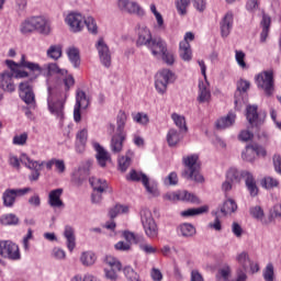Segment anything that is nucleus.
<instances>
[{"instance_id":"20","label":"nucleus","mask_w":281,"mask_h":281,"mask_svg":"<svg viewBox=\"0 0 281 281\" xmlns=\"http://www.w3.org/2000/svg\"><path fill=\"white\" fill-rule=\"evenodd\" d=\"M95 48L102 66L108 68L111 67V50L109 49L106 42H104V38H99L95 44Z\"/></svg>"},{"instance_id":"24","label":"nucleus","mask_w":281,"mask_h":281,"mask_svg":"<svg viewBox=\"0 0 281 281\" xmlns=\"http://www.w3.org/2000/svg\"><path fill=\"white\" fill-rule=\"evenodd\" d=\"M220 27L222 38H227V36H229L232 33V27H234V14H232V12L224 15L220 23Z\"/></svg>"},{"instance_id":"18","label":"nucleus","mask_w":281,"mask_h":281,"mask_svg":"<svg viewBox=\"0 0 281 281\" xmlns=\"http://www.w3.org/2000/svg\"><path fill=\"white\" fill-rule=\"evenodd\" d=\"M256 155L257 157H266L267 150L258 144L247 145L245 151L241 153V158L244 161H254Z\"/></svg>"},{"instance_id":"15","label":"nucleus","mask_w":281,"mask_h":281,"mask_svg":"<svg viewBox=\"0 0 281 281\" xmlns=\"http://www.w3.org/2000/svg\"><path fill=\"white\" fill-rule=\"evenodd\" d=\"M164 199H166V201H183L184 203H192L193 205H200L201 203V200L196 194L190 193L186 190L166 193Z\"/></svg>"},{"instance_id":"10","label":"nucleus","mask_w":281,"mask_h":281,"mask_svg":"<svg viewBox=\"0 0 281 281\" xmlns=\"http://www.w3.org/2000/svg\"><path fill=\"white\" fill-rule=\"evenodd\" d=\"M126 179L127 181H140L144 188L146 189V192H148V194H153V196H157L159 194V191H157V183H150V179L144 172H139L135 169H132Z\"/></svg>"},{"instance_id":"47","label":"nucleus","mask_w":281,"mask_h":281,"mask_svg":"<svg viewBox=\"0 0 281 281\" xmlns=\"http://www.w3.org/2000/svg\"><path fill=\"white\" fill-rule=\"evenodd\" d=\"M265 281H276V269L273 263H268L262 272Z\"/></svg>"},{"instance_id":"25","label":"nucleus","mask_w":281,"mask_h":281,"mask_svg":"<svg viewBox=\"0 0 281 281\" xmlns=\"http://www.w3.org/2000/svg\"><path fill=\"white\" fill-rule=\"evenodd\" d=\"M156 53H151L153 56H161L164 63L167 65H175V55L168 52V47L166 46V42L162 40L160 47H156Z\"/></svg>"},{"instance_id":"5","label":"nucleus","mask_w":281,"mask_h":281,"mask_svg":"<svg viewBox=\"0 0 281 281\" xmlns=\"http://www.w3.org/2000/svg\"><path fill=\"white\" fill-rule=\"evenodd\" d=\"M71 32H82L85 25L91 34H98V24L93 16L85 18L81 13L71 12L65 19Z\"/></svg>"},{"instance_id":"23","label":"nucleus","mask_w":281,"mask_h":281,"mask_svg":"<svg viewBox=\"0 0 281 281\" xmlns=\"http://www.w3.org/2000/svg\"><path fill=\"white\" fill-rule=\"evenodd\" d=\"M93 148L97 153L95 159L101 168H106V162L111 161V154L100 145V143H93Z\"/></svg>"},{"instance_id":"38","label":"nucleus","mask_w":281,"mask_h":281,"mask_svg":"<svg viewBox=\"0 0 281 281\" xmlns=\"http://www.w3.org/2000/svg\"><path fill=\"white\" fill-rule=\"evenodd\" d=\"M67 56L75 68L80 67V50L76 47L67 49Z\"/></svg>"},{"instance_id":"57","label":"nucleus","mask_w":281,"mask_h":281,"mask_svg":"<svg viewBox=\"0 0 281 281\" xmlns=\"http://www.w3.org/2000/svg\"><path fill=\"white\" fill-rule=\"evenodd\" d=\"M133 120L134 122H136L137 124H142L143 126H146V124L150 122V120L148 119V114H144L142 112L135 114L133 116Z\"/></svg>"},{"instance_id":"43","label":"nucleus","mask_w":281,"mask_h":281,"mask_svg":"<svg viewBox=\"0 0 281 281\" xmlns=\"http://www.w3.org/2000/svg\"><path fill=\"white\" fill-rule=\"evenodd\" d=\"M236 210H238V205H236L234 200L229 199L224 202L223 206L221 207V213L224 216H227V214H233V212Z\"/></svg>"},{"instance_id":"53","label":"nucleus","mask_w":281,"mask_h":281,"mask_svg":"<svg viewBox=\"0 0 281 281\" xmlns=\"http://www.w3.org/2000/svg\"><path fill=\"white\" fill-rule=\"evenodd\" d=\"M123 273L130 281H142L139 280V274L131 266L125 267Z\"/></svg>"},{"instance_id":"60","label":"nucleus","mask_w":281,"mask_h":281,"mask_svg":"<svg viewBox=\"0 0 281 281\" xmlns=\"http://www.w3.org/2000/svg\"><path fill=\"white\" fill-rule=\"evenodd\" d=\"M139 249L145 254H157V248L153 247L150 244H144V241L139 243Z\"/></svg>"},{"instance_id":"21","label":"nucleus","mask_w":281,"mask_h":281,"mask_svg":"<svg viewBox=\"0 0 281 281\" xmlns=\"http://www.w3.org/2000/svg\"><path fill=\"white\" fill-rule=\"evenodd\" d=\"M119 9L122 12H127L128 14H137L138 16H144V9L135 2L131 0H117Z\"/></svg>"},{"instance_id":"4","label":"nucleus","mask_w":281,"mask_h":281,"mask_svg":"<svg viewBox=\"0 0 281 281\" xmlns=\"http://www.w3.org/2000/svg\"><path fill=\"white\" fill-rule=\"evenodd\" d=\"M184 169L181 172L182 179L187 181H194L195 183H203L205 178L201 175V164L199 162V155L193 154L182 158Z\"/></svg>"},{"instance_id":"42","label":"nucleus","mask_w":281,"mask_h":281,"mask_svg":"<svg viewBox=\"0 0 281 281\" xmlns=\"http://www.w3.org/2000/svg\"><path fill=\"white\" fill-rule=\"evenodd\" d=\"M207 210H210V207L207 206H200L198 209H188L186 211L181 212V216H183L184 218H190V216H199L201 214H205V212H207Z\"/></svg>"},{"instance_id":"22","label":"nucleus","mask_w":281,"mask_h":281,"mask_svg":"<svg viewBox=\"0 0 281 281\" xmlns=\"http://www.w3.org/2000/svg\"><path fill=\"white\" fill-rule=\"evenodd\" d=\"M251 83L245 79H239L237 81V90L235 92V108L240 109L243 106V93H247Z\"/></svg>"},{"instance_id":"1","label":"nucleus","mask_w":281,"mask_h":281,"mask_svg":"<svg viewBox=\"0 0 281 281\" xmlns=\"http://www.w3.org/2000/svg\"><path fill=\"white\" fill-rule=\"evenodd\" d=\"M5 65L7 67H9L10 70H4L2 74H0V89L12 93V91L16 89L14 86V81L12 80V78H14V72L16 71V68L20 67L21 69H29V71L32 72V76L30 80L22 81L20 83V98L21 100H23V102H25V104H34L35 95L32 88V82H34V80H36L43 74L41 65L29 61L25 55L21 56V59L18 64L14 60L7 59Z\"/></svg>"},{"instance_id":"31","label":"nucleus","mask_w":281,"mask_h":281,"mask_svg":"<svg viewBox=\"0 0 281 281\" xmlns=\"http://www.w3.org/2000/svg\"><path fill=\"white\" fill-rule=\"evenodd\" d=\"M89 137V132L87 130H81L76 135V151L81 154L85 153V147L87 146V139Z\"/></svg>"},{"instance_id":"6","label":"nucleus","mask_w":281,"mask_h":281,"mask_svg":"<svg viewBox=\"0 0 281 281\" xmlns=\"http://www.w3.org/2000/svg\"><path fill=\"white\" fill-rule=\"evenodd\" d=\"M126 112L120 111L116 116V134L112 136L110 148L114 155L122 153V148H124V139H126V133H124V128L126 126Z\"/></svg>"},{"instance_id":"35","label":"nucleus","mask_w":281,"mask_h":281,"mask_svg":"<svg viewBox=\"0 0 281 281\" xmlns=\"http://www.w3.org/2000/svg\"><path fill=\"white\" fill-rule=\"evenodd\" d=\"M90 186L93 188L94 192H105L109 189V183L104 179L90 178Z\"/></svg>"},{"instance_id":"19","label":"nucleus","mask_w":281,"mask_h":281,"mask_svg":"<svg viewBox=\"0 0 281 281\" xmlns=\"http://www.w3.org/2000/svg\"><path fill=\"white\" fill-rule=\"evenodd\" d=\"M31 191H32L31 188L5 190L2 196L5 207H12L14 205V201L16 200V196H23Z\"/></svg>"},{"instance_id":"9","label":"nucleus","mask_w":281,"mask_h":281,"mask_svg":"<svg viewBox=\"0 0 281 281\" xmlns=\"http://www.w3.org/2000/svg\"><path fill=\"white\" fill-rule=\"evenodd\" d=\"M140 223L148 238H157V236H159V228H157V223L155 218H153L150 210L143 209L140 211Z\"/></svg>"},{"instance_id":"17","label":"nucleus","mask_w":281,"mask_h":281,"mask_svg":"<svg viewBox=\"0 0 281 281\" xmlns=\"http://www.w3.org/2000/svg\"><path fill=\"white\" fill-rule=\"evenodd\" d=\"M236 260L239 267H241L237 270L236 281H245L247 280V269L251 267V259H249V254H247V251H243L239 255H237Z\"/></svg>"},{"instance_id":"48","label":"nucleus","mask_w":281,"mask_h":281,"mask_svg":"<svg viewBox=\"0 0 281 281\" xmlns=\"http://www.w3.org/2000/svg\"><path fill=\"white\" fill-rule=\"evenodd\" d=\"M20 32L21 34H32V32H35L32 18H29L21 23Z\"/></svg>"},{"instance_id":"3","label":"nucleus","mask_w":281,"mask_h":281,"mask_svg":"<svg viewBox=\"0 0 281 281\" xmlns=\"http://www.w3.org/2000/svg\"><path fill=\"white\" fill-rule=\"evenodd\" d=\"M45 68L47 69L46 76H47V85H52L53 87H56L58 89V85H63L65 87V91H69L74 85H76V79L72 75H69L67 69H63L58 67V64L50 63L45 65ZM52 76H55L56 83H52Z\"/></svg>"},{"instance_id":"54","label":"nucleus","mask_w":281,"mask_h":281,"mask_svg":"<svg viewBox=\"0 0 281 281\" xmlns=\"http://www.w3.org/2000/svg\"><path fill=\"white\" fill-rule=\"evenodd\" d=\"M105 262L106 265H109V267H111V269H116V271H122V262H120V260H117L115 257L106 256Z\"/></svg>"},{"instance_id":"29","label":"nucleus","mask_w":281,"mask_h":281,"mask_svg":"<svg viewBox=\"0 0 281 281\" xmlns=\"http://www.w3.org/2000/svg\"><path fill=\"white\" fill-rule=\"evenodd\" d=\"M64 238H66V245L68 251L76 249V232L70 225H66L64 229Z\"/></svg>"},{"instance_id":"63","label":"nucleus","mask_w":281,"mask_h":281,"mask_svg":"<svg viewBox=\"0 0 281 281\" xmlns=\"http://www.w3.org/2000/svg\"><path fill=\"white\" fill-rule=\"evenodd\" d=\"M270 218H281V204H276L270 210Z\"/></svg>"},{"instance_id":"12","label":"nucleus","mask_w":281,"mask_h":281,"mask_svg":"<svg viewBox=\"0 0 281 281\" xmlns=\"http://www.w3.org/2000/svg\"><path fill=\"white\" fill-rule=\"evenodd\" d=\"M93 168V160L88 159L82 161L77 169L72 171L71 182L75 186H81L87 181L89 175H91V169Z\"/></svg>"},{"instance_id":"8","label":"nucleus","mask_w":281,"mask_h":281,"mask_svg":"<svg viewBox=\"0 0 281 281\" xmlns=\"http://www.w3.org/2000/svg\"><path fill=\"white\" fill-rule=\"evenodd\" d=\"M255 80L258 89H262L267 98H271L273 95V91H276V83L273 81V71L265 70L258 74L255 77Z\"/></svg>"},{"instance_id":"56","label":"nucleus","mask_w":281,"mask_h":281,"mask_svg":"<svg viewBox=\"0 0 281 281\" xmlns=\"http://www.w3.org/2000/svg\"><path fill=\"white\" fill-rule=\"evenodd\" d=\"M2 225H16L19 223V217L14 214H8L1 217Z\"/></svg>"},{"instance_id":"45","label":"nucleus","mask_w":281,"mask_h":281,"mask_svg":"<svg viewBox=\"0 0 281 281\" xmlns=\"http://www.w3.org/2000/svg\"><path fill=\"white\" fill-rule=\"evenodd\" d=\"M125 240H127V243H134L135 245H139V243H144V237L142 235H137L133 232H124L123 234Z\"/></svg>"},{"instance_id":"27","label":"nucleus","mask_w":281,"mask_h":281,"mask_svg":"<svg viewBox=\"0 0 281 281\" xmlns=\"http://www.w3.org/2000/svg\"><path fill=\"white\" fill-rule=\"evenodd\" d=\"M210 98H212V92L210 91V82H207V79H205V81H200L198 102H200V104L210 102Z\"/></svg>"},{"instance_id":"11","label":"nucleus","mask_w":281,"mask_h":281,"mask_svg":"<svg viewBox=\"0 0 281 281\" xmlns=\"http://www.w3.org/2000/svg\"><path fill=\"white\" fill-rule=\"evenodd\" d=\"M175 82V72L170 69H162L156 74L155 88L160 95L168 91V85Z\"/></svg>"},{"instance_id":"16","label":"nucleus","mask_w":281,"mask_h":281,"mask_svg":"<svg viewBox=\"0 0 281 281\" xmlns=\"http://www.w3.org/2000/svg\"><path fill=\"white\" fill-rule=\"evenodd\" d=\"M267 117V112L258 113V105H247L246 108V120H248L251 126H262Z\"/></svg>"},{"instance_id":"13","label":"nucleus","mask_w":281,"mask_h":281,"mask_svg":"<svg viewBox=\"0 0 281 281\" xmlns=\"http://www.w3.org/2000/svg\"><path fill=\"white\" fill-rule=\"evenodd\" d=\"M21 164L29 168V170H33L29 176L30 181H38L41 177V167L45 166V161L38 162V160H33L27 156V154H21Z\"/></svg>"},{"instance_id":"39","label":"nucleus","mask_w":281,"mask_h":281,"mask_svg":"<svg viewBox=\"0 0 281 281\" xmlns=\"http://www.w3.org/2000/svg\"><path fill=\"white\" fill-rule=\"evenodd\" d=\"M244 172H248V171L247 170L239 171L236 168H231L226 173V179L227 181H232L233 183H240Z\"/></svg>"},{"instance_id":"37","label":"nucleus","mask_w":281,"mask_h":281,"mask_svg":"<svg viewBox=\"0 0 281 281\" xmlns=\"http://www.w3.org/2000/svg\"><path fill=\"white\" fill-rule=\"evenodd\" d=\"M89 97H87V93H85V91L82 90H78L77 91V95H76V105L79 109H89Z\"/></svg>"},{"instance_id":"64","label":"nucleus","mask_w":281,"mask_h":281,"mask_svg":"<svg viewBox=\"0 0 281 281\" xmlns=\"http://www.w3.org/2000/svg\"><path fill=\"white\" fill-rule=\"evenodd\" d=\"M272 159L276 172H278V175H281V156L276 154Z\"/></svg>"},{"instance_id":"33","label":"nucleus","mask_w":281,"mask_h":281,"mask_svg":"<svg viewBox=\"0 0 281 281\" xmlns=\"http://www.w3.org/2000/svg\"><path fill=\"white\" fill-rule=\"evenodd\" d=\"M261 27L262 31L260 33V43H267V38H269V27H271V18H269V15L263 14Z\"/></svg>"},{"instance_id":"49","label":"nucleus","mask_w":281,"mask_h":281,"mask_svg":"<svg viewBox=\"0 0 281 281\" xmlns=\"http://www.w3.org/2000/svg\"><path fill=\"white\" fill-rule=\"evenodd\" d=\"M171 120H173L176 126H178V128H180V131H183L184 133L188 132V126L186 125V117H183L177 113H173L171 115Z\"/></svg>"},{"instance_id":"46","label":"nucleus","mask_w":281,"mask_h":281,"mask_svg":"<svg viewBox=\"0 0 281 281\" xmlns=\"http://www.w3.org/2000/svg\"><path fill=\"white\" fill-rule=\"evenodd\" d=\"M80 260L85 267H91V265L95 263V254L91 251L82 252Z\"/></svg>"},{"instance_id":"44","label":"nucleus","mask_w":281,"mask_h":281,"mask_svg":"<svg viewBox=\"0 0 281 281\" xmlns=\"http://www.w3.org/2000/svg\"><path fill=\"white\" fill-rule=\"evenodd\" d=\"M131 157H133V151L128 150L126 153V156L119 158V170H121V172H126V170H128V167L131 166Z\"/></svg>"},{"instance_id":"62","label":"nucleus","mask_w":281,"mask_h":281,"mask_svg":"<svg viewBox=\"0 0 281 281\" xmlns=\"http://www.w3.org/2000/svg\"><path fill=\"white\" fill-rule=\"evenodd\" d=\"M9 164L12 166V168H16L19 170V168H21V156L20 158L10 154L9 155Z\"/></svg>"},{"instance_id":"7","label":"nucleus","mask_w":281,"mask_h":281,"mask_svg":"<svg viewBox=\"0 0 281 281\" xmlns=\"http://www.w3.org/2000/svg\"><path fill=\"white\" fill-rule=\"evenodd\" d=\"M136 47H146L150 49L151 54H157V48L161 47V37H153L150 29L147 26H140L137 31Z\"/></svg>"},{"instance_id":"36","label":"nucleus","mask_w":281,"mask_h":281,"mask_svg":"<svg viewBox=\"0 0 281 281\" xmlns=\"http://www.w3.org/2000/svg\"><path fill=\"white\" fill-rule=\"evenodd\" d=\"M178 234L183 238H192L196 234V228L192 224L184 223L178 227Z\"/></svg>"},{"instance_id":"61","label":"nucleus","mask_w":281,"mask_h":281,"mask_svg":"<svg viewBox=\"0 0 281 281\" xmlns=\"http://www.w3.org/2000/svg\"><path fill=\"white\" fill-rule=\"evenodd\" d=\"M238 139H240V142H249L250 139H254V133L244 130L239 133Z\"/></svg>"},{"instance_id":"59","label":"nucleus","mask_w":281,"mask_h":281,"mask_svg":"<svg viewBox=\"0 0 281 281\" xmlns=\"http://www.w3.org/2000/svg\"><path fill=\"white\" fill-rule=\"evenodd\" d=\"M235 58H236L237 65H239L241 69H245V67H247V63H245V53H243V50H236Z\"/></svg>"},{"instance_id":"28","label":"nucleus","mask_w":281,"mask_h":281,"mask_svg":"<svg viewBox=\"0 0 281 281\" xmlns=\"http://www.w3.org/2000/svg\"><path fill=\"white\" fill-rule=\"evenodd\" d=\"M33 30L40 32V34H49V24L43 16H33Z\"/></svg>"},{"instance_id":"58","label":"nucleus","mask_w":281,"mask_h":281,"mask_svg":"<svg viewBox=\"0 0 281 281\" xmlns=\"http://www.w3.org/2000/svg\"><path fill=\"white\" fill-rule=\"evenodd\" d=\"M13 144L14 146H25V144H27V133L15 135L13 137Z\"/></svg>"},{"instance_id":"40","label":"nucleus","mask_w":281,"mask_h":281,"mask_svg":"<svg viewBox=\"0 0 281 281\" xmlns=\"http://www.w3.org/2000/svg\"><path fill=\"white\" fill-rule=\"evenodd\" d=\"M46 56L53 60H58L63 56V46L60 44L50 45L46 52Z\"/></svg>"},{"instance_id":"51","label":"nucleus","mask_w":281,"mask_h":281,"mask_svg":"<svg viewBox=\"0 0 281 281\" xmlns=\"http://www.w3.org/2000/svg\"><path fill=\"white\" fill-rule=\"evenodd\" d=\"M128 212V206H124L122 204H116L113 209L110 210V218L117 217V214H126Z\"/></svg>"},{"instance_id":"30","label":"nucleus","mask_w":281,"mask_h":281,"mask_svg":"<svg viewBox=\"0 0 281 281\" xmlns=\"http://www.w3.org/2000/svg\"><path fill=\"white\" fill-rule=\"evenodd\" d=\"M63 196V189L52 190L48 194V204L50 207H65V203L60 200Z\"/></svg>"},{"instance_id":"32","label":"nucleus","mask_w":281,"mask_h":281,"mask_svg":"<svg viewBox=\"0 0 281 281\" xmlns=\"http://www.w3.org/2000/svg\"><path fill=\"white\" fill-rule=\"evenodd\" d=\"M236 122V114L229 112L226 116L217 120L216 128L218 131H224V128H229V126H234Z\"/></svg>"},{"instance_id":"2","label":"nucleus","mask_w":281,"mask_h":281,"mask_svg":"<svg viewBox=\"0 0 281 281\" xmlns=\"http://www.w3.org/2000/svg\"><path fill=\"white\" fill-rule=\"evenodd\" d=\"M47 91V105L49 113L55 115L57 120H65V102L67 101V93L60 94L58 88L53 87L49 80Z\"/></svg>"},{"instance_id":"50","label":"nucleus","mask_w":281,"mask_h":281,"mask_svg":"<svg viewBox=\"0 0 281 281\" xmlns=\"http://www.w3.org/2000/svg\"><path fill=\"white\" fill-rule=\"evenodd\" d=\"M261 186L262 188H266V190H271L273 188H278V186H280V182L273 177H266L261 180Z\"/></svg>"},{"instance_id":"34","label":"nucleus","mask_w":281,"mask_h":281,"mask_svg":"<svg viewBox=\"0 0 281 281\" xmlns=\"http://www.w3.org/2000/svg\"><path fill=\"white\" fill-rule=\"evenodd\" d=\"M179 54L180 58L186 61L192 60V48L190 47V43L187 41L180 42L179 45Z\"/></svg>"},{"instance_id":"41","label":"nucleus","mask_w":281,"mask_h":281,"mask_svg":"<svg viewBox=\"0 0 281 281\" xmlns=\"http://www.w3.org/2000/svg\"><path fill=\"white\" fill-rule=\"evenodd\" d=\"M181 142V134L175 128L169 130L167 133V143L170 148L177 146Z\"/></svg>"},{"instance_id":"26","label":"nucleus","mask_w":281,"mask_h":281,"mask_svg":"<svg viewBox=\"0 0 281 281\" xmlns=\"http://www.w3.org/2000/svg\"><path fill=\"white\" fill-rule=\"evenodd\" d=\"M243 179L250 196H258V184L256 183L254 173L246 171L243 173Z\"/></svg>"},{"instance_id":"14","label":"nucleus","mask_w":281,"mask_h":281,"mask_svg":"<svg viewBox=\"0 0 281 281\" xmlns=\"http://www.w3.org/2000/svg\"><path fill=\"white\" fill-rule=\"evenodd\" d=\"M0 256L2 258H8L9 260H19L21 258L19 245L12 243L11 240H1Z\"/></svg>"},{"instance_id":"55","label":"nucleus","mask_w":281,"mask_h":281,"mask_svg":"<svg viewBox=\"0 0 281 281\" xmlns=\"http://www.w3.org/2000/svg\"><path fill=\"white\" fill-rule=\"evenodd\" d=\"M249 212H250V216L252 218H256L257 221H262L265 216V211L259 205L251 206Z\"/></svg>"},{"instance_id":"52","label":"nucleus","mask_w":281,"mask_h":281,"mask_svg":"<svg viewBox=\"0 0 281 281\" xmlns=\"http://www.w3.org/2000/svg\"><path fill=\"white\" fill-rule=\"evenodd\" d=\"M188 5H190V0H178L176 2L178 14L184 16L188 13Z\"/></svg>"}]
</instances>
